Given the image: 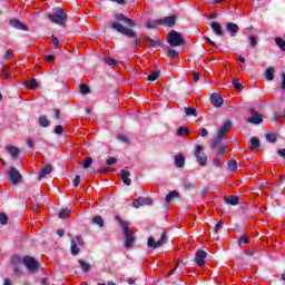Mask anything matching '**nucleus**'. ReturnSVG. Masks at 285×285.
Returning <instances> with one entry per match:
<instances>
[{"instance_id": "obj_39", "label": "nucleus", "mask_w": 285, "mask_h": 285, "mask_svg": "<svg viewBox=\"0 0 285 285\" xmlns=\"http://www.w3.org/2000/svg\"><path fill=\"white\" fill-rule=\"evenodd\" d=\"M157 26H160L159 20H154V21H147L146 22V28L149 30H153L154 28H157Z\"/></svg>"}, {"instance_id": "obj_43", "label": "nucleus", "mask_w": 285, "mask_h": 285, "mask_svg": "<svg viewBox=\"0 0 285 285\" xmlns=\"http://www.w3.org/2000/svg\"><path fill=\"white\" fill-rule=\"evenodd\" d=\"M160 71L155 70L148 76V81H156L159 78Z\"/></svg>"}, {"instance_id": "obj_9", "label": "nucleus", "mask_w": 285, "mask_h": 285, "mask_svg": "<svg viewBox=\"0 0 285 285\" xmlns=\"http://www.w3.org/2000/svg\"><path fill=\"white\" fill-rule=\"evenodd\" d=\"M166 242H168V236L166 235V233H163L160 236V239L158 242H156L155 238L149 237L147 246H148V248H159V247L164 246V244H166Z\"/></svg>"}, {"instance_id": "obj_3", "label": "nucleus", "mask_w": 285, "mask_h": 285, "mask_svg": "<svg viewBox=\"0 0 285 285\" xmlns=\"http://www.w3.org/2000/svg\"><path fill=\"white\" fill-rule=\"evenodd\" d=\"M116 222L119 223V225L121 226L122 230H124V235H125V247L130 248V246H132V244H135V236H132V233L130 232V224H128V222L122 220L119 216H116Z\"/></svg>"}, {"instance_id": "obj_38", "label": "nucleus", "mask_w": 285, "mask_h": 285, "mask_svg": "<svg viewBox=\"0 0 285 285\" xmlns=\"http://www.w3.org/2000/svg\"><path fill=\"white\" fill-rule=\"evenodd\" d=\"M92 224H96L99 228H104V218L101 216H96L92 219Z\"/></svg>"}, {"instance_id": "obj_12", "label": "nucleus", "mask_w": 285, "mask_h": 285, "mask_svg": "<svg viewBox=\"0 0 285 285\" xmlns=\"http://www.w3.org/2000/svg\"><path fill=\"white\" fill-rule=\"evenodd\" d=\"M141 206H153V198L139 197L134 200V208H141Z\"/></svg>"}, {"instance_id": "obj_60", "label": "nucleus", "mask_w": 285, "mask_h": 285, "mask_svg": "<svg viewBox=\"0 0 285 285\" xmlns=\"http://www.w3.org/2000/svg\"><path fill=\"white\" fill-rule=\"evenodd\" d=\"M9 59H12V51H7V52L4 53V60H6V61H9Z\"/></svg>"}, {"instance_id": "obj_57", "label": "nucleus", "mask_w": 285, "mask_h": 285, "mask_svg": "<svg viewBox=\"0 0 285 285\" xmlns=\"http://www.w3.org/2000/svg\"><path fill=\"white\" fill-rule=\"evenodd\" d=\"M205 41H206V43H209V46H212L213 48H217V43H215L213 40H210V38L205 37Z\"/></svg>"}, {"instance_id": "obj_34", "label": "nucleus", "mask_w": 285, "mask_h": 285, "mask_svg": "<svg viewBox=\"0 0 285 285\" xmlns=\"http://www.w3.org/2000/svg\"><path fill=\"white\" fill-rule=\"evenodd\" d=\"M185 114L187 117H197V109L195 107H186Z\"/></svg>"}, {"instance_id": "obj_58", "label": "nucleus", "mask_w": 285, "mask_h": 285, "mask_svg": "<svg viewBox=\"0 0 285 285\" xmlns=\"http://www.w3.org/2000/svg\"><path fill=\"white\" fill-rule=\"evenodd\" d=\"M81 183V176L77 175L76 178L73 179V186L77 188L79 184Z\"/></svg>"}, {"instance_id": "obj_40", "label": "nucleus", "mask_w": 285, "mask_h": 285, "mask_svg": "<svg viewBox=\"0 0 285 285\" xmlns=\"http://www.w3.org/2000/svg\"><path fill=\"white\" fill-rule=\"evenodd\" d=\"M266 140L269 141V144H275L277 141V135L274 132L266 134Z\"/></svg>"}, {"instance_id": "obj_7", "label": "nucleus", "mask_w": 285, "mask_h": 285, "mask_svg": "<svg viewBox=\"0 0 285 285\" xmlns=\"http://www.w3.org/2000/svg\"><path fill=\"white\" fill-rule=\"evenodd\" d=\"M194 155L196 157V161L199 164V166H206L208 164V156L204 153V146L196 145Z\"/></svg>"}, {"instance_id": "obj_47", "label": "nucleus", "mask_w": 285, "mask_h": 285, "mask_svg": "<svg viewBox=\"0 0 285 285\" xmlns=\"http://www.w3.org/2000/svg\"><path fill=\"white\" fill-rule=\"evenodd\" d=\"M80 92H81V95H89L90 88L87 85L81 83L80 85Z\"/></svg>"}, {"instance_id": "obj_4", "label": "nucleus", "mask_w": 285, "mask_h": 285, "mask_svg": "<svg viewBox=\"0 0 285 285\" xmlns=\"http://www.w3.org/2000/svg\"><path fill=\"white\" fill-rule=\"evenodd\" d=\"M223 138H215L212 140L210 148L213 150V155L216 157H224L226 155V145L222 141Z\"/></svg>"}, {"instance_id": "obj_14", "label": "nucleus", "mask_w": 285, "mask_h": 285, "mask_svg": "<svg viewBox=\"0 0 285 285\" xmlns=\"http://www.w3.org/2000/svg\"><path fill=\"white\" fill-rule=\"evenodd\" d=\"M230 128H233V122H230V120H227L218 130L216 138L224 139V137H226V132H228Z\"/></svg>"}, {"instance_id": "obj_26", "label": "nucleus", "mask_w": 285, "mask_h": 285, "mask_svg": "<svg viewBox=\"0 0 285 285\" xmlns=\"http://www.w3.org/2000/svg\"><path fill=\"white\" fill-rule=\"evenodd\" d=\"M164 50H167V57H169V59H177V57H179V52H177V50L171 49L168 46H165Z\"/></svg>"}, {"instance_id": "obj_1", "label": "nucleus", "mask_w": 285, "mask_h": 285, "mask_svg": "<svg viewBox=\"0 0 285 285\" xmlns=\"http://www.w3.org/2000/svg\"><path fill=\"white\" fill-rule=\"evenodd\" d=\"M114 17L117 22L111 23L110 26L111 30H115L116 32L124 35L129 39H134L135 48L141 47V38H139V36L137 35V32H135V30L130 29V28H135V26H137V22H135V20L128 17H125L124 13H119V12L114 13ZM120 23H126L127 26H129V28H126Z\"/></svg>"}, {"instance_id": "obj_32", "label": "nucleus", "mask_w": 285, "mask_h": 285, "mask_svg": "<svg viewBox=\"0 0 285 285\" xmlns=\"http://www.w3.org/2000/svg\"><path fill=\"white\" fill-rule=\"evenodd\" d=\"M38 122L41 126V128H48V126H50V120H48V117L46 116H40Z\"/></svg>"}, {"instance_id": "obj_52", "label": "nucleus", "mask_w": 285, "mask_h": 285, "mask_svg": "<svg viewBox=\"0 0 285 285\" xmlns=\"http://www.w3.org/2000/svg\"><path fill=\"white\" fill-rule=\"evenodd\" d=\"M11 262L12 264H23V258L21 256H13Z\"/></svg>"}, {"instance_id": "obj_35", "label": "nucleus", "mask_w": 285, "mask_h": 285, "mask_svg": "<svg viewBox=\"0 0 285 285\" xmlns=\"http://www.w3.org/2000/svg\"><path fill=\"white\" fill-rule=\"evenodd\" d=\"M78 264H79L80 268H82L83 273H90V264L86 263L82 259H79Z\"/></svg>"}, {"instance_id": "obj_37", "label": "nucleus", "mask_w": 285, "mask_h": 285, "mask_svg": "<svg viewBox=\"0 0 285 285\" xmlns=\"http://www.w3.org/2000/svg\"><path fill=\"white\" fill-rule=\"evenodd\" d=\"M70 213H72V210H70V208H65L59 213L58 217H59V219H66L67 217L70 216Z\"/></svg>"}, {"instance_id": "obj_36", "label": "nucleus", "mask_w": 285, "mask_h": 285, "mask_svg": "<svg viewBox=\"0 0 285 285\" xmlns=\"http://www.w3.org/2000/svg\"><path fill=\"white\" fill-rule=\"evenodd\" d=\"M177 135L178 137H181L183 135H185V137H188V135H190V130L188 129V127H179L177 130Z\"/></svg>"}, {"instance_id": "obj_15", "label": "nucleus", "mask_w": 285, "mask_h": 285, "mask_svg": "<svg viewBox=\"0 0 285 285\" xmlns=\"http://www.w3.org/2000/svg\"><path fill=\"white\" fill-rule=\"evenodd\" d=\"M9 26H11V28H14L16 30H23L24 32H28V30H29V28H28V26H26V23L21 22L20 20H17V19H10Z\"/></svg>"}, {"instance_id": "obj_21", "label": "nucleus", "mask_w": 285, "mask_h": 285, "mask_svg": "<svg viewBox=\"0 0 285 285\" xmlns=\"http://www.w3.org/2000/svg\"><path fill=\"white\" fill-rule=\"evenodd\" d=\"M175 166L177 168H184V166H186V158L184 157V155H181V154L176 155Z\"/></svg>"}, {"instance_id": "obj_16", "label": "nucleus", "mask_w": 285, "mask_h": 285, "mask_svg": "<svg viewBox=\"0 0 285 285\" xmlns=\"http://www.w3.org/2000/svg\"><path fill=\"white\" fill-rule=\"evenodd\" d=\"M142 41H146V43H149V46H150V48H157V46L159 47V48H165V46L166 45H164V41H161V40H155V39H153V38H150V37H148V36H145L144 38H142Z\"/></svg>"}, {"instance_id": "obj_45", "label": "nucleus", "mask_w": 285, "mask_h": 285, "mask_svg": "<svg viewBox=\"0 0 285 285\" xmlns=\"http://www.w3.org/2000/svg\"><path fill=\"white\" fill-rule=\"evenodd\" d=\"M104 61L107 66H118L119 65L118 61H116L115 59H112L110 57L105 58Z\"/></svg>"}, {"instance_id": "obj_31", "label": "nucleus", "mask_w": 285, "mask_h": 285, "mask_svg": "<svg viewBox=\"0 0 285 285\" xmlns=\"http://www.w3.org/2000/svg\"><path fill=\"white\" fill-rule=\"evenodd\" d=\"M176 197H179V193L177 190L169 191V194L165 197V202L167 204H170L173 199H176Z\"/></svg>"}, {"instance_id": "obj_51", "label": "nucleus", "mask_w": 285, "mask_h": 285, "mask_svg": "<svg viewBox=\"0 0 285 285\" xmlns=\"http://www.w3.org/2000/svg\"><path fill=\"white\" fill-rule=\"evenodd\" d=\"M248 41L253 48H255V46H257V38L255 36H249Z\"/></svg>"}, {"instance_id": "obj_62", "label": "nucleus", "mask_w": 285, "mask_h": 285, "mask_svg": "<svg viewBox=\"0 0 285 285\" xmlns=\"http://www.w3.org/2000/svg\"><path fill=\"white\" fill-rule=\"evenodd\" d=\"M277 155H279V157H283L285 159V148L284 149H278Z\"/></svg>"}, {"instance_id": "obj_56", "label": "nucleus", "mask_w": 285, "mask_h": 285, "mask_svg": "<svg viewBox=\"0 0 285 285\" xmlns=\"http://www.w3.org/2000/svg\"><path fill=\"white\" fill-rule=\"evenodd\" d=\"M45 60L47 61V63H52L55 61V56L52 55L45 56Z\"/></svg>"}, {"instance_id": "obj_8", "label": "nucleus", "mask_w": 285, "mask_h": 285, "mask_svg": "<svg viewBox=\"0 0 285 285\" xmlns=\"http://www.w3.org/2000/svg\"><path fill=\"white\" fill-rule=\"evenodd\" d=\"M71 242V255L77 256L79 255V253L81 252V249H79V246H83V238L81 236H76V237H71L70 239Z\"/></svg>"}, {"instance_id": "obj_27", "label": "nucleus", "mask_w": 285, "mask_h": 285, "mask_svg": "<svg viewBox=\"0 0 285 285\" xmlns=\"http://www.w3.org/2000/svg\"><path fill=\"white\" fill-rule=\"evenodd\" d=\"M224 199H225V203H227L229 206H237V204H239V196L234 195Z\"/></svg>"}, {"instance_id": "obj_5", "label": "nucleus", "mask_w": 285, "mask_h": 285, "mask_svg": "<svg viewBox=\"0 0 285 285\" xmlns=\"http://www.w3.org/2000/svg\"><path fill=\"white\" fill-rule=\"evenodd\" d=\"M167 42L173 48H177L179 46H184V38L179 35V32L173 30L167 33Z\"/></svg>"}, {"instance_id": "obj_42", "label": "nucleus", "mask_w": 285, "mask_h": 285, "mask_svg": "<svg viewBox=\"0 0 285 285\" xmlns=\"http://www.w3.org/2000/svg\"><path fill=\"white\" fill-rule=\"evenodd\" d=\"M275 43L283 52H285V41L282 38H275Z\"/></svg>"}, {"instance_id": "obj_23", "label": "nucleus", "mask_w": 285, "mask_h": 285, "mask_svg": "<svg viewBox=\"0 0 285 285\" xmlns=\"http://www.w3.org/2000/svg\"><path fill=\"white\" fill-rule=\"evenodd\" d=\"M210 28L216 32L217 37H223L224 30L222 29V26L219 22H212Z\"/></svg>"}, {"instance_id": "obj_22", "label": "nucleus", "mask_w": 285, "mask_h": 285, "mask_svg": "<svg viewBox=\"0 0 285 285\" xmlns=\"http://www.w3.org/2000/svg\"><path fill=\"white\" fill-rule=\"evenodd\" d=\"M183 187L185 190H194V188H197V183L195 180L185 179L183 181Z\"/></svg>"}, {"instance_id": "obj_30", "label": "nucleus", "mask_w": 285, "mask_h": 285, "mask_svg": "<svg viewBox=\"0 0 285 285\" xmlns=\"http://www.w3.org/2000/svg\"><path fill=\"white\" fill-rule=\"evenodd\" d=\"M24 86L27 88H31L32 90H37L39 88V86H37V79L35 78L24 81Z\"/></svg>"}, {"instance_id": "obj_11", "label": "nucleus", "mask_w": 285, "mask_h": 285, "mask_svg": "<svg viewBox=\"0 0 285 285\" xmlns=\"http://www.w3.org/2000/svg\"><path fill=\"white\" fill-rule=\"evenodd\" d=\"M206 257H208V253H206V250L198 249L196 252V258H195L197 266H200V267L206 266V261H205Z\"/></svg>"}, {"instance_id": "obj_41", "label": "nucleus", "mask_w": 285, "mask_h": 285, "mask_svg": "<svg viewBox=\"0 0 285 285\" xmlns=\"http://www.w3.org/2000/svg\"><path fill=\"white\" fill-rule=\"evenodd\" d=\"M244 244H250V239L248 238V236L246 234L240 236V238L238 240V246H244Z\"/></svg>"}, {"instance_id": "obj_53", "label": "nucleus", "mask_w": 285, "mask_h": 285, "mask_svg": "<svg viewBox=\"0 0 285 285\" xmlns=\"http://www.w3.org/2000/svg\"><path fill=\"white\" fill-rule=\"evenodd\" d=\"M118 141H121L122 144H128V137L124 134H119Z\"/></svg>"}, {"instance_id": "obj_63", "label": "nucleus", "mask_w": 285, "mask_h": 285, "mask_svg": "<svg viewBox=\"0 0 285 285\" xmlns=\"http://www.w3.org/2000/svg\"><path fill=\"white\" fill-rule=\"evenodd\" d=\"M3 285H12V279H10V278H4Z\"/></svg>"}, {"instance_id": "obj_28", "label": "nucleus", "mask_w": 285, "mask_h": 285, "mask_svg": "<svg viewBox=\"0 0 285 285\" xmlns=\"http://www.w3.org/2000/svg\"><path fill=\"white\" fill-rule=\"evenodd\" d=\"M225 161L226 160L224 159V156H218V157L213 158V164H214V166H216V168H222V166H224Z\"/></svg>"}, {"instance_id": "obj_29", "label": "nucleus", "mask_w": 285, "mask_h": 285, "mask_svg": "<svg viewBox=\"0 0 285 285\" xmlns=\"http://www.w3.org/2000/svg\"><path fill=\"white\" fill-rule=\"evenodd\" d=\"M265 77L267 81H273V79H275V68L269 67L268 69H266Z\"/></svg>"}, {"instance_id": "obj_6", "label": "nucleus", "mask_w": 285, "mask_h": 285, "mask_svg": "<svg viewBox=\"0 0 285 285\" xmlns=\"http://www.w3.org/2000/svg\"><path fill=\"white\" fill-rule=\"evenodd\" d=\"M22 264H24L26 268L29 273H39V262L35 259L32 256H24L22 258Z\"/></svg>"}, {"instance_id": "obj_54", "label": "nucleus", "mask_w": 285, "mask_h": 285, "mask_svg": "<svg viewBox=\"0 0 285 285\" xmlns=\"http://www.w3.org/2000/svg\"><path fill=\"white\" fill-rule=\"evenodd\" d=\"M56 135H62L63 134V126L58 125L55 127Z\"/></svg>"}, {"instance_id": "obj_33", "label": "nucleus", "mask_w": 285, "mask_h": 285, "mask_svg": "<svg viewBox=\"0 0 285 285\" xmlns=\"http://www.w3.org/2000/svg\"><path fill=\"white\" fill-rule=\"evenodd\" d=\"M250 148L252 150H259V139L257 137L250 138Z\"/></svg>"}, {"instance_id": "obj_19", "label": "nucleus", "mask_w": 285, "mask_h": 285, "mask_svg": "<svg viewBox=\"0 0 285 285\" xmlns=\"http://www.w3.org/2000/svg\"><path fill=\"white\" fill-rule=\"evenodd\" d=\"M120 178L122 179L124 184H126V186H130V184H132V180H130V171L129 170L121 169Z\"/></svg>"}, {"instance_id": "obj_46", "label": "nucleus", "mask_w": 285, "mask_h": 285, "mask_svg": "<svg viewBox=\"0 0 285 285\" xmlns=\"http://www.w3.org/2000/svg\"><path fill=\"white\" fill-rule=\"evenodd\" d=\"M228 168L230 173H235L237 170V161L236 160H229L228 161Z\"/></svg>"}, {"instance_id": "obj_17", "label": "nucleus", "mask_w": 285, "mask_h": 285, "mask_svg": "<svg viewBox=\"0 0 285 285\" xmlns=\"http://www.w3.org/2000/svg\"><path fill=\"white\" fill-rule=\"evenodd\" d=\"M9 178L11 179L12 184H19L21 181V174L14 167H11L9 170Z\"/></svg>"}, {"instance_id": "obj_50", "label": "nucleus", "mask_w": 285, "mask_h": 285, "mask_svg": "<svg viewBox=\"0 0 285 285\" xmlns=\"http://www.w3.org/2000/svg\"><path fill=\"white\" fill-rule=\"evenodd\" d=\"M51 39H52V43H53V48H56V50H58L59 48V38H57V36L52 35L51 36Z\"/></svg>"}, {"instance_id": "obj_59", "label": "nucleus", "mask_w": 285, "mask_h": 285, "mask_svg": "<svg viewBox=\"0 0 285 285\" xmlns=\"http://www.w3.org/2000/svg\"><path fill=\"white\" fill-rule=\"evenodd\" d=\"M208 136V130L206 128H202L199 130V137H207Z\"/></svg>"}, {"instance_id": "obj_24", "label": "nucleus", "mask_w": 285, "mask_h": 285, "mask_svg": "<svg viewBox=\"0 0 285 285\" xmlns=\"http://www.w3.org/2000/svg\"><path fill=\"white\" fill-rule=\"evenodd\" d=\"M52 173V165H46L39 174V179H43L47 175H50Z\"/></svg>"}, {"instance_id": "obj_13", "label": "nucleus", "mask_w": 285, "mask_h": 285, "mask_svg": "<svg viewBox=\"0 0 285 285\" xmlns=\"http://www.w3.org/2000/svg\"><path fill=\"white\" fill-rule=\"evenodd\" d=\"M158 23H160V26H167V28H174L175 23H177V16H168L158 19Z\"/></svg>"}, {"instance_id": "obj_61", "label": "nucleus", "mask_w": 285, "mask_h": 285, "mask_svg": "<svg viewBox=\"0 0 285 285\" xmlns=\"http://www.w3.org/2000/svg\"><path fill=\"white\" fill-rule=\"evenodd\" d=\"M222 220L220 222H218L216 225H215V227H214V233H219V228H222Z\"/></svg>"}, {"instance_id": "obj_25", "label": "nucleus", "mask_w": 285, "mask_h": 285, "mask_svg": "<svg viewBox=\"0 0 285 285\" xmlns=\"http://www.w3.org/2000/svg\"><path fill=\"white\" fill-rule=\"evenodd\" d=\"M7 150L9 155H11L12 159H17V157H19V153H20L19 148L10 145L7 147Z\"/></svg>"}, {"instance_id": "obj_49", "label": "nucleus", "mask_w": 285, "mask_h": 285, "mask_svg": "<svg viewBox=\"0 0 285 285\" xmlns=\"http://www.w3.org/2000/svg\"><path fill=\"white\" fill-rule=\"evenodd\" d=\"M0 224H2V226H6V224H8V215H6L4 213L0 214Z\"/></svg>"}, {"instance_id": "obj_10", "label": "nucleus", "mask_w": 285, "mask_h": 285, "mask_svg": "<svg viewBox=\"0 0 285 285\" xmlns=\"http://www.w3.org/2000/svg\"><path fill=\"white\" fill-rule=\"evenodd\" d=\"M250 117L247 119L248 124H253L254 126H259L262 121H264V116H262L257 110L249 109Z\"/></svg>"}, {"instance_id": "obj_18", "label": "nucleus", "mask_w": 285, "mask_h": 285, "mask_svg": "<svg viewBox=\"0 0 285 285\" xmlns=\"http://www.w3.org/2000/svg\"><path fill=\"white\" fill-rule=\"evenodd\" d=\"M226 32L230 33V37H237V32H239V26L235 22H229L226 24Z\"/></svg>"}, {"instance_id": "obj_64", "label": "nucleus", "mask_w": 285, "mask_h": 285, "mask_svg": "<svg viewBox=\"0 0 285 285\" xmlns=\"http://www.w3.org/2000/svg\"><path fill=\"white\" fill-rule=\"evenodd\" d=\"M282 88L285 90V73H282Z\"/></svg>"}, {"instance_id": "obj_55", "label": "nucleus", "mask_w": 285, "mask_h": 285, "mask_svg": "<svg viewBox=\"0 0 285 285\" xmlns=\"http://www.w3.org/2000/svg\"><path fill=\"white\" fill-rule=\"evenodd\" d=\"M107 166H112V164H117V158L110 157L106 161Z\"/></svg>"}, {"instance_id": "obj_44", "label": "nucleus", "mask_w": 285, "mask_h": 285, "mask_svg": "<svg viewBox=\"0 0 285 285\" xmlns=\"http://www.w3.org/2000/svg\"><path fill=\"white\" fill-rule=\"evenodd\" d=\"M232 85L234 86L235 90H237L238 92L244 90V85H242V82H238L237 79H234L232 81Z\"/></svg>"}, {"instance_id": "obj_48", "label": "nucleus", "mask_w": 285, "mask_h": 285, "mask_svg": "<svg viewBox=\"0 0 285 285\" xmlns=\"http://www.w3.org/2000/svg\"><path fill=\"white\" fill-rule=\"evenodd\" d=\"M89 166H92V157H87V159L82 163V168L88 169Z\"/></svg>"}, {"instance_id": "obj_2", "label": "nucleus", "mask_w": 285, "mask_h": 285, "mask_svg": "<svg viewBox=\"0 0 285 285\" xmlns=\"http://www.w3.org/2000/svg\"><path fill=\"white\" fill-rule=\"evenodd\" d=\"M48 19L52 23H57V26H66V21H68V14L66 10L61 8H55L51 13H48Z\"/></svg>"}, {"instance_id": "obj_20", "label": "nucleus", "mask_w": 285, "mask_h": 285, "mask_svg": "<svg viewBox=\"0 0 285 285\" xmlns=\"http://www.w3.org/2000/svg\"><path fill=\"white\" fill-rule=\"evenodd\" d=\"M210 101H212L213 106H216V108H219V106H222V104H224V98H222V96L219 94H213L210 97Z\"/></svg>"}]
</instances>
